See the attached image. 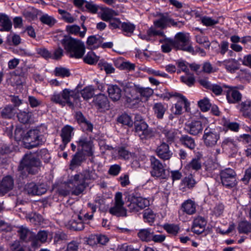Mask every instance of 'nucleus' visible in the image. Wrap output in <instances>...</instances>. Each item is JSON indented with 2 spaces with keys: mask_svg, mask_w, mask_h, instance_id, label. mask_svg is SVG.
Instances as JSON below:
<instances>
[{
  "mask_svg": "<svg viewBox=\"0 0 251 251\" xmlns=\"http://www.w3.org/2000/svg\"><path fill=\"white\" fill-rule=\"evenodd\" d=\"M123 88L126 104L129 107L135 108L142 101L147 100L153 94V90L149 87H143L132 82L119 83Z\"/></svg>",
  "mask_w": 251,
  "mask_h": 251,
  "instance_id": "f257e3e1",
  "label": "nucleus"
},
{
  "mask_svg": "<svg viewBox=\"0 0 251 251\" xmlns=\"http://www.w3.org/2000/svg\"><path fill=\"white\" fill-rule=\"evenodd\" d=\"M97 175L94 170H85L80 174H76L70 177V186L75 189L73 193L75 196L81 194L86 187V180H94Z\"/></svg>",
  "mask_w": 251,
  "mask_h": 251,
  "instance_id": "f03ea898",
  "label": "nucleus"
},
{
  "mask_svg": "<svg viewBox=\"0 0 251 251\" xmlns=\"http://www.w3.org/2000/svg\"><path fill=\"white\" fill-rule=\"evenodd\" d=\"M61 43L70 58H81L85 52V46L80 40L66 36L61 40Z\"/></svg>",
  "mask_w": 251,
  "mask_h": 251,
  "instance_id": "7ed1b4c3",
  "label": "nucleus"
},
{
  "mask_svg": "<svg viewBox=\"0 0 251 251\" xmlns=\"http://www.w3.org/2000/svg\"><path fill=\"white\" fill-rule=\"evenodd\" d=\"M79 99L78 93L69 89H65L59 94L54 93L52 95L50 100L62 106L68 104L70 108L73 109L75 105H78Z\"/></svg>",
  "mask_w": 251,
  "mask_h": 251,
  "instance_id": "20e7f679",
  "label": "nucleus"
},
{
  "mask_svg": "<svg viewBox=\"0 0 251 251\" xmlns=\"http://www.w3.org/2000/svg\"><path fill=\"white\" fill-rule=\"evenodd\" d=\"M40 165V161L31 153L25 154L19 167L21 176L24 179L27 177L28 174H36L38 172Z\"/></svg>",
  "mask_w": 251,
  "mask_h": 251,
  "instance_id": "39448f33",
  "label": "nucleus"
},
{
  "mask_svg": "<svg viewBox=\"0 0 251 251\" xmlns=\"http://www.w3.org/2000/svg\"><path fill=\"white\" fill-rule=\"evenodd\" d=\"M46 141L44 134L38 129H33L24 134L23 142L26 149H32L42 145Z\"/></svg>",
  "mask_w": 251,
  "mask_h": 251,
  "instance_id": "423d86ee",
  "label": "nucleus"
},
{
  "mask_svg": "<svg viewBox=\"0 0 251 251\" xmlns=\"http://www.w3.org/2000/svg\"><path fill=\"white\" fill-rule=\"evenodd\" d=\"M149 205V200L142 197L130 196L128 198L127 201V206L131 212H139Z\"/></svg>",
  "mask_w": 251,
  "mask_h": 251,
  "instance_id": "0eeeda50",
  "label": "nucleus"
},
{
  "mask_svg": "<svg viewBox=\"0 0 251 251\" xmlns=\"http://www.w3.org/2000/svg\"><path fill=\"white\" fill-rule=\"evenodd\" d=\"M151 174L152 176L162 179H166L169 174L166 171L162 163L154 156L150 157Z\"/></svg>",
  "mask_w": 251,
  "mask_h": 251,
  "instance_id": "6e6552de",
  "label": "nucleus"
},
{
  "mask_svg": "<svg viewBox=\"0 0 251 251\" xmlns=\"http://www.w3.org/2000/svg\"><path fill=\"white\" fill-rule=\"evenodd\" d=\"M222 184L227 188H231L237 184L236 174L234 170L226 168L222 170L220 174Z\"/></svg>",
  "mask_w": 251,
  "mask_h": 251,
  "instance_id": "1a4fd4ad",
  "label": "nucleus"
},
{
  "mask_svg": "<svg viewBox=\"0 0 251 251\" xmlns=\"http://www.w3.org/2000/svg\"><path fill=\"white\" fill-rule=\"evenodd\" d=\"M174 41L176 43V48L194 54L195 51L190 43V37L188 34L179 32L175 36Z\"/></svg>",
  "mask_w": 251,
  "mask_h": 251,
  "instance_id": "9d476101",
  "label": "nucleus"
},
{
  "mask_svg": "<svg viewBox=\"0 0 251 251\" xmlns=\"http://www.w3.org/2000/svg\"><path fill=\"white\" fill-rule=\"evenodd\" d=\"M202 139L204 145L207 147L215 146L220 139V134L214 128L207 127L204 130Z\"/></svg>",
  "mask_w": 251,
  "mask_h": 251,
  "instance_id": "9b49d317",
  "label": "nucleus"
},
{
  "mask_svg": "<svg viewBox=\"0 0 251 251\" xmlns=\"http://www.w3.org/2000/svg\"><path fill=\"white\" fill-rule=\"evenodd\" d=\"M114 201V206L111 208V214L117 217L126 216V210L124 207V202L121 192H118L116 193Z\"/></svg>",
  "mask_w": 251,
  "mask_h": 251,
  "instance_id": "f8f14e48",
  "label": "nucleus"
},
{
  "mask_svg": "<svg viewBox=\"0 0 251 251\" xmlns=\"http://www.w3.org/2000/svg\"><path fill=\"white\" fill-rule=\"evenodd\" d=\"M25 190L29 195H41L46 192L47 188L43 184H36L34 182H31L25 185Z\"/></svg>",
  "mask_w": 251,
  "mask_h": 251,
  "instance_id": "ddd939ff",
  "label": "nucleus"
},
{
  "mask_svg": "<svg viewBox=\"0 0 251 251\" xmlns=\"http://www.w3.org/2000/svg\"><path fill=\"white\" fill-rule=\"evenodd\" d=\"M78 146L81 147L82 151L87 156L93 155V142L90 138L82 136L77 141Z\"/></svg>",
  "mask_w": 251,
  "mask_h": 251,
  "instance_id": "4468645a",
  "label": "nucleus"
},
{
  "mask_svg": "<svg viewBox=\"0 0 251 251\" xmlns=\"http://www.w3.org/2000/svg\"><path fill=\"white\" fill-rule=\"evenodd\" d=\"M224 87L227 88L225 91L226 98L228 103H235L241 100L242 98L241 94L236 89L235 87L223 85Z\"/></svg>",
  "mask_w": 251,
  "mask_h": 251,
  "instance_id": "2eb2a0df",
  "label": "nucleus"
},
{
  "mask_svg": "<svg viewBox=\"0 0 251 251\" xmlns=\"http://www.w3.org/2000/svg\"><path fill=\"white\" fill-rule=\"evenodd\" d=\"M156 153L158 156L163 160L170 159L173 155V152L170 150L169 145L164 142H163L157 147Z\"/></svg>",
  "mask_w": 251,
  "mask_h": 251,
  "instance_id": "dca6fc26",
  "label": "nucleus"
},
{
  "mask_svg": "<svg viewBox=\"0 0 251 251\" xmlns=\"http://www.w3.org/2000/svg\"><path fill=\"white\" fill-rule=\"evenodd\" d=\"M94 105L100 111L109 109V103L107 98L103 94H100L93 100Z\"/></svg>",
  "mask_w": 251,
  "mask_h": 251,
  "instance_id": "f3484780",
  "label": "nucleus"
},
{
  "mask_svg": "<svg viewBox=\"0 0 251 251\" xmlns=\"http://www.w3.org/2000/svg\"><path fill=\"white\" fill-rule=\"evenodd\" d=\"M87 155L83 151H77L73 155L70 164V169L74 170L85 161Z\"/></svg>",
  "mask_w": 251,
  "mask_h": 251,
  "instance_id": "a211bd4d",
  "label": "nucleus"
},
{
  "mask_svg": "<svg viewBox=\"0 0 251 251\" xmlns=\"http://www.w3.org/2000/svg\"><path fill=\"white\" fill-rule=\"evenodd\" d=\"M202 129V123L199 121H193L186 125L187 131L191 135H198L201 132Z\"/></svg>",
  "mask_w": 251,
  "mask_h": 251,
  "instance_id": "6ab92c4d",
  "label": "nucleus"
},
{
  "mask_svg": "<svg viewBox=\"0 0 251 251\" xmlns=\"http://www.w3.org/2000/svg\"><path fill=\"white\" fill-rule=\"evenodd\" d=\"M152 108L153 114L157 119H162L168 107L165 103L158 102L154 103Z\"/></svg>",
  "mask_w": 251,
  "mask_h": 251,
  "instance_id": "aec40b11",
  "label": "nucleus"
},
{
  "mask_svg": "<svg viewBox=\"0 0 251 251\" xmlns=\"http://www.w3.org/2000/svg\"><path fill=\"white\" fill-rule=\"evenodd\" d=\"M14 180L10 176H6L3 178L0 184V193L3 195L13 189Z\"/></svg>",
  "mask_w": 251,
  "mask_h": 251,
  "instance_id": "412c9836",
  "label": "nucleus"
},
{
  "mask_svg": "<svg viewBox=\"0 0 251 251\" xmlns=\"http://www.w3.org/2000/svg\"><path fill=\"white\" fill-rule=\"evenodd\" d=\"M206 225L205 219L201 217H198L194 220L192 230L193 232L200 234L204 231Z\"/></svg>",
  "mask_w": 251,
  "mask_h": 251,
  "instance_id": "4be33fe9",
  "label": "nucleus"
},
{
  "mask_svg": "<svg viewBox=\"0 0 251 251\" xmlns=\"http://www.w3.org/2000/svg\"><path fill=\"white\" fill-rule=\"evenodd\" d=\"M111 153L112 154V157L115 159L118 158L128 159L131 157V153L123 147L117 149L112 148L111 149Z\"/></svg>",
  "mask_w": 251,
  "mask_h": 251,
  "instance_id": "5701e85b",
  "label": "nucleus"
},
{
  "mask_svg": "<svg viewBox=\"0 0 251 251\" xmlns=\"http://www.w3.org/2000/svg\"><path fill=\"white\" fill-rule=\"evenodd\" d=\"M109 196L102 195L101 196H97L95 201L98 203L99 209L100 211L105 212L108 210L110 211L109 207Z\"/></svg>",
  "mask_w": 251,
  "mask_h": 251,
  "instance_id": "b1692460",
  "label": "nucleus"
},
{
  "mask_svg": "<svg viewBox=\"0 0 251 251\" xmlns=\"http://www.w3.org/2000/svg\"><path fill=\"white\" fill-rule=\"evenodd\" d=\"M197 205L194 201L187 200L184 201L181 205L183 212L188 215H193L196 213Z\"/></svg>",
  "mask_w": 251,
  "mask_h": 251,
  "instance_id": "393cba45",
  "label": "nucleus"
},
{
  "mask_svg": "<svg viewBox=\"0 0 251 251\" xmlns=\"http://www.w3.org/2000/svg\"><path fill=\"white\" fill-rule=\"evenodd\" d=\"M47 238L48 233L47 231L44 230L40 231L37 235L33 234L32 239V246H37L40 245V243L46 242Z\"/></svg>",
  "mask_w": 251,
  "mask_h": 251,
  "instance_id": "a878e982",
  "label": "nucleus"
},
{
  "mask_svg": "<svg viewBox=\"0 0 251 251\" xmlns=\"http://www.w3.org/2000/svg\"><path fill=\"white\" fill-rule=\"evenodd\" d=\"M73 128L70 126H66L62 129L61 136L62 142L65 145H67L71 141L73 134Z\"/></svg>",
  "mask_w": 251,
  "mask_h": 251,
  "instance_id": "bb28decb",
  "label": "nucleus"
},
{
  "mask_svg": "<svg viewBox=\"0 0 251 251\" xmlns=\"http://www.w3.org/2000/svg\"><path fill=\"white\" fill-rule=\"evenodd\" d=\"M12 27V23L9 17L4 14L0 13V30L9 31Z\"/></svg>",
  "mask_w": 251,
  "mask_h": 251,
  "instance_id": "cd10ccee",
  "label": "nucleus"
},
{
  "mask_svg": "<svg viewBox=\"0 0 251 251\" xmlns=\"http://www.w3.org/2000/svg\"><path fill=\"white\" fill-rule=\"evenodd\" d=\"M176 96L180 98V100L177 102L174 107L173 106L172 107V111L176 115H180L181 114L183 106L186 104V99L179 94H177Z\"/></svg>",
  "mask_w": 251,
  "mask_h": 251,
  "instance_id": "c85d7f7f",
  "label": "nucleus"
},
{
  "mask_svg": "<svg viewBox=\"0 0 251 251\" xmlns=\"http://www.w3.org/2000/svg\"><path fill=\"white\" fill-rule=\"evenodd\" d=\"M197 181L194 178V176L190 174L183 178L181 182V185L183 188L192 189L195 187Z\"/></svg>",
  "mask_w": 251,
  "mask_h": 251,
  "instance_id": "c756f323",
  "label": "nucleus"
},
{
  "mask_svg": "<svg viewBox=\"0 0 251 251\" xmlns=\"http://www.w3.org/2000/svg\"><path fill=\"white\" fill-rule=\"evenodd\" d=\"M201 168V163L199 158H193L185 166L184 168L188 171H198Z\"/></svg>",
  "mask_w": 251,
  "mask_h": 251,
  "instance_id": "7c9ffc66",
  "label": "nucleus"
},
{
  "mask_svg": "<svg viewBox=\"0 0 251 251\" xmlns=\"http://www.w3.org/2000/svg\"><path fill=\"white\" fill-rule=\"evenodd\" d=\"M223 65L227 71L231 73H234L239 69L238 63L234 59H229L224 61Z\"/></svg>",
  "mask_w": 251,
  "mask_h": 251,
  "instance_id": "2f4dec72",
  "label": "nucleus"
},
{
  "mask_svg": "<svg viewBox=\"0 0 251 251\" xmlns=\"http://www.w3.org/2000/svg\"><path fill=\"white\" fill-rule=\"evenodd\" d=\"M162 134L164 135L165 140L168 143L174 142L177 137V131L175 129H164L162 131Z\"/></svg>",
  "mask_w": 251,
  "mask_h": 251,
  "instance_id": "473e14b6",
  "label": "nucleus"
},
{
  "mask_svg": "<svg viewBox=\"0 0 251 251\" xmlns=\"http://www.w3.org/2000/svg\"><path fill=\"white\" fill-rule=\"evenodd\" d=\"M0 116L4 119H11L15 115L14 109L11 105H6L0 109Z\"/></svg>",
  "mask_w": 251,
  "mask_h": 251,
  "instance_id": "72a5a7b5",
  "label": "nucleus"
},
{
  "mask_svg": "<svg viewBox=\"0 0 251 251\" xmlns=\"http://www.w3.org/2000/svg\"><path fill=\"white\" fill-rule=\"evenodd\" d=\"M180 142L184 146L191 150L195 149L196 147V143L194 139L187 135L182 136L180 138Z\"/></svg>",
  "mask_w": 251,
  "mask_h": 251,
  "instance_id": "f704fd0d",
  "label": "nucleus"
},
{
  "mask_svg": "<svg viewBox=\"0 0 251 251\" xmlns=\"http://www.w3.org/2000/svg\"><path fill=\"white\" fill-rule=\"evenodd\" d=\"M169 17L167 15H161L160 18L154 21L155 27L161 29L165 28L169 25Z\"/></svg>",
  "mask_w": 251,
  "mask_h": 251,
  "instance_id": "c9c22d12",
  "label": "nucleus"
},
{
  "mask_svg": "<svg viewBox=\"0 0 251 251\" xmlns=\"http://www.w3.org/2000/svg\"><path fill=\"white\" fill-rule=\"evenodd\" d=\"M153 232L149 228L142 229L138 233V236L143 241H150L152 238Z\"/></svg>",
  "mask_w": 251,
  "mask_h": 251,
  "instance_id": "e433bc0d",
  "label": "nucleus"
},
{
  "mask_svg": "<svg viewBox=\"0 0 251 251\" xmlns=\"http://www.w3.org/2000/svg\"><path fill=\"white\" fill-rule=\"evenodd\" d=\"M20 238L23 240H31L33 233L26 227L22 226L18 230Z\"/></svg>",
  "mask_w": 251,
  "mask_h": 251,
  "instance_id": "4c0bfd02",
  "label": "nucleus"
},
{
  "mask_svg": "<svg viewBox=\"0 0 251 251\" xmlns=\"http://www.w3.org/2000/svg\"><path fill=\"white\" fill-rule=\"evenodd\" d=\"M84 222L83 220L82 216L78 215V219L76 220H73L71 221V227L75 230H81L84 228Z\"/></svg>",
  "mask_w": 251,
  "mask_h": 251,
  "instance_id": "58836bf2",
  "label": "nucleus"
},
{
  "mask_svg": "<svg viewBox=\"0 0 251 251\" xmlns=\"http://www.w3.org/2000/svg\"><path fill=\"white\" fill-rule=\"evenodd\" d=\"M122 90L117 85H113L111 87V100L113 101L119 100L122 96Z\"/></svg>",
  "mask_w": 251,
  "mask_h": 251,
  "instance_id": "ea45409f",
  "label": "nucleus"
},
{
  "mask_svg": "<svg viewBox=\"0 0 251 251\" xmlns=\"http://www.w3.org/2000/svg\"><path fill=\"white\" fill-rule=\"evenodd\" d=\"M173 47L176 48V43L174 40L167 38L165 39L161 46V49L163 52L168 53L171 51Z\"/></svg>",
  "mask_w": 251,
  "mask_h": 251,
  "instance_id": "a19ab883",
  "label": "nucleus"
},
{
  "mask_svg": "<svg viewBox=\"0 0 251 251\" xmlns=\"http://www.w3.org/2000/svg\"><path fill=\"white\" fill-rule=\"evenodd\" d=\"M58 12L61 16L62 19L66 23H73L75 20V17L65 10L59 9H58Z\"/></svg>",
  "mask_w": 251,
  "mask_h": 251,
  "instance_id": "79ce46f5",
  "label": "nucleus"
},
{
  "mask_svg": "<svg viewBox=\"0 0 251 251\" xmlns=\"http://www.w3.org/2000/svg\"><path fill=\"white\" fill-rule=\"evenodd\" d=\"M201 20L203 25L206 26H213L219 23V19L218 18H212L206 16L202 17Z\"/></svg>",
  "mask_w": 251,
  "mask_h": 251,
  "instance_id": "37998d69",
  "label": "nucleus"
},
{
  "mask_svg": "<svg viewBox=\"0 0 251 251\" xmlns=\"http://www.w3.org/2000/svg\"><path fill=\"white\" fill-rule=\"evenodd\" d=\"M32 116V113L29 111H20L17 114L18 120L22 123H27Z\"/></svg>",
  "mask_w": 251,
  "mask_h": 251,
  "instance_id": "c03bdc74",
  "label": "nucleus"
},
{
  "mask_svg": "<svg viewBox=\"0 0 251 251\" xmlns=\"http://www.w3.org/2000/svg\"><path fill=\"white\" fill-rule=\"evenodd\" d=\"M238 230L240 233L248 234L251 232V224L247 221L241 222L239 224Z\"/></svg>",
  "mask_w": 251,
  "mask_h": 251,
  "instance_id": "a18cd8bd",
  "label": "nucleus"
},
{
  "mask_svg": "<svg viewBox=\"0 0 251 251\" xmlns=\"http://www.w3.org/2000/svg\"><path fill=\"white\" fill-rule=\"evenodd\" d=\"M118 15V12L111 10V28H117L121 26L122 24L120 19L115 17Z\"/></svg>",
  "mask_w": 251,
  "mask_h": 251,
  "instance_id": "49530a36",
  "label": "nucleus"
},
{
  "mask_svg": "<svg viewBox=\"0 0 251 251\" xmlns=\"http://www.w3.org/2000/svg\"><path fill=\"white\" fill-rule=\"evenodd\" d=\"M251 103L250 101L243 102L241 104V111L245 117L251 118Z\"/></svg>",
  "mask_w": 251,
  "mask_h": 251,
  "instance_id": "de8ad7c7",
  "label": "nucleus"
},
{
  "mask_svg": "<svg viewBox=\"0 0 251 251\" xmlns=\"http://www.w3.org/2000/svg\"><path fill=\"white\" fill-rule=\"evenodd\" d=\"M103 39L104 38L102 37L99 36L98 38H97L95 35H92L88 38L87 44L91 48H92L93 46L95 47V45L101 44Z\"/></svg>",
  "mask_w": 251,
  "mask_h": 251,
  "instance_id": "09e8293b",
  "label": "nucleus"
},
{
  "mask_svg": "<svg viewBox=\"0 0 251 251\" xmlns=\"http://www.w3.org/2000/svg\"><path fill=\"white\" fill-rule=\"evenodd\" d=\"M98 59L95 54L92 51L88 52L83 57V61L85 63L93 65L96 63Z\"/></svg>",
  "mask_w": 251,
  "mask_h": 251,
  "instance_id": "8fccbe9b",
  "label": "nucleus"
},
{
  "mask_svg": "<svg viewBox=\"0 0 251 251\" xmlns=\"http://www.w3.org/2000/svg\"><path fill=\"white\" fill-rule=\"evenodd\" d=\"M70 178L68 180L67 182L65 184V188H60L58 190L59 194L63 196H66L69 195L70 193L72 195H75L73 192L75 189L73 187H71L70 186Z\"/></svg>",
  "mask_w": 251,
  "mask_h": 251,
  "instance_id": "3c124183",
  "label": "nucleus"
},
{
  "mask_svg": "<svg viewBox=\"0 0 251 251\" xmlns=\"http://www.w3.org/2000/svg\"><path fill=\"white\" fill-rule=\"evenodd\" d=\"M54 73L56 76L62 77H68L70 75L69 70L62 67L55 68Z\"/></svg>",
  "mask_w": 251,
  "mask_h": 251,
  "instance_id": "603ef678",
  "label": "nucleus"
},
{
  "mask_svg": "<svg viewBox=\"0 0 251 251\" xmlns=\"http://www.w3.org/2000/svg\"><path fill=\"white\" fill-rule=\"evenodd\" d=\"M118 122L128 126H131L133 125V121L130 116L126 114H123L118 117Z\"/></svg>",
  "mask_w": 251,
  "mask_h": 251,
  "instance_id": "864d4df0",
  "label": "nucleus"
},
{
  "mask_svg": "<svg viewBox=\"0 0 251 251\" xmlns=\"http://www.w3.org/2000/svg\"><path fill=\"white\" fill-rule=\"evenodd\" d=\"M81 94L84 100L89 99L94 95V89L91 86L86 87L81 91Z\"/></svg>",
  "mask_w": 251,
  "mask_h": 251,
  "instance_id": "5fc2aeb1",
  "label": "nucleus"
},
{
  "mask_svg": "<svg viewBox=\"0 0 251 251\" xmlns=\"http://www.w3.org/2000/svg\"><path fill=\"white\" fill-rule=\"evenodd\" d=\"M148 127V125L144 122L135 125V131L136 134L140 137Z\"/></svg>",
  "mask_w": 251,
  "mask_h": 251,
  "instance_id": "6e6d98bb",
  "label": "nucleus"
},
{
  "mask_svg": "<svg viewBox=\"0 0 251 251\" xmlns=\"http://www.w3.org/2000/svg\"><path fill=\"white\" fill-rule=\"evenodd\" d=\"M236 146L235 141L234 139L231 137L225 138L221 144V147L223 149H226L227 148H232Z\"/></svg>",
  "mask_w": 251,
  "mask_h": 251,
  "instance_id": "4d7b16f0",
  "label": "nucleus"
},
{
  "mask_svg": "<svg viewBox=\"0 0 251 251\" xmlns=\"http://www.w3.org/2000/svg\"><path fill=\"white\" fill-rule=\"evenodd\" d=\"M40 20L42 23L47 25L50 26H52L56 23V20L53 17L50 16L47 14L43 15L40 18Z\"/></svg>",
  "mask_w": 251,
  "mask_h": 251,
  "instance_id": "13d9d810",
  "label": "nucleus"
},
{
  "mask_svg": "<svg viewBox=\"0 0 251 251\" xmlns=\"http://www.w3.org/2000/svg\"><path fill=\"white\" fill-rule=\"evenodd\" d=\"M164 229L167 232L173 235H176L179 230L177 225L174 224H167L164 226Z\"/></svg>",
  "mask_w": 251,
  "mask_h": 251,
  "instance_id": "bf43d9fd",
  "label": "nucleus"
},
{
  "mask_svg": "<svg viewBox=\"0 0 251 251\" xmlns=\"http://www.w3.org/2000/svg\"><path fill=\"white\" fill-rule=\"evenodd\" d=\"M120 64H116V66L121 69H126L128 71L133 70L135 68V65L129 62H124L122 59L119 60Z\"/></svg>",
  "mask_w": 251,
  "mask_h": 251,
  "instance_id": "052dcab7",
  "label": "nucleus"
},
{
  "mask_svg": "<svg viewBox=\"0 0 251 251\" xmlns=\"http://www.w3.org/2000/svg\"><path fill=\"white\" fill-rule=\"evenodd\" d=\"M155 215L153 212L149 209L145 210L144 212V219L146 222L152 223L154 222Z\"/></svg>",
  "mask_w": 251,
  "mask_h": 251,
  "instance_id": "680f3d73",
  "label": "nucleus"
},
{
  "mask_svg": "<svg viewBox=\"0 0 251 251\" xmlns=\"http://www.w3.org/2000/svg\"><path fill=\"white\" fill-rule=\"evenodd\" d=\"M180 79L182 82L189 86L193 85L195 82L194 75L187 73L185 75L181 76Z\"/></svg>",
  "mask_w": 251,
  "mask_h": 251,
  "instance_id": "e2e57ef3",
  "label": "nucleus"
},
{
  "mask_svg": "<svg viewBox=\"0 0 251 251\" xmlns=\"http://www.w3.org/2000/svg\"><path fill=\"white\" fill-rule=\"evenodd\" d=\"M198 104L201 110L203 112L207 111L211 107L209 100L207 98H204L200 100Z\"/></svg>",
  "mask_w": 251,
  "mask_h": 251,
  "instance_id": "0e129e2a",
  "label": "nucleus"
},
{
  "mask_svg": "<svg viewBox=\"0 0 251 251\" xmlns=\"http://www.w3.org/2000/svg\"><path fill=\"white\" fill-rule=\"evenodd\" d=\"M122 30L127 33L131 34L133 32L135 28V26L129 22H125L122 23L121 25Z\"/></svg>",
  "mask_w": 251,
  "mask_h": 251,
  "instance_id": "69168bd1",
  "label": "nucleus"
},
{
  "mask_svg": "<svg viewBox=\"0 0 251 251\" xmlns=\"http://www.w3.org/2000/svg\"><path fill=\"white\" fill-rule=\"evenodd\" d=\"M64 51L63 49L58 46L53 52L51 53V58L56 60H60L63 56Z\"/></svg>",
  "mask_w": 251,
  "mask_h": 251,
  "instance_id": "338daca9",
  "label": "nucleus"
},
{
  "mask_svg": "<svg viewBox=\"0 0 251 251\" xmlns=\"http://www.w3.org/2000/svg\"><path fill=\"white\" fill-rule=\"evenodd\" d=\"M196 41L198 43L203 45L206 48L210 47V43L206 36L202 35H198L196 36Z\"/></svg>",
  "mask_w": 251,
  "mask_h": 251,
  "instance_id": "774afa93",
  "label": "nucleus"
}]
</instances>
